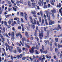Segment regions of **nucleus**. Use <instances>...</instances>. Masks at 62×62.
I'll use <instances>...</instances> for the list:
<instances>
[{
  "label": "nucleus",
  "instance_id": "c85d7f7f",
  "mask_svg": "<svg viewBox=\"0 0 62 62\" xmlns=\"http://www.w3.org/2000/svg\"><path fill=\"white\" fill-rule=\"evenodd\" d=\"M36 39H37V42H39V39L38 37H37V38L36 37Z\"/></svg>",
  "mask_w": 62,
  "mask_h": 62
},
{
  "label": "nucleus",
  "instance_id": "a18cd8bd",
  "mask_svg": "<svg viewBox=\"0 0 62 62\" xmlns=\"http://www.w3.org/2000/svg\"><path fill=\"white\" fill-rule=\"evenodd\" d=\"M35 52L36 54H39L38 51L37 50H35Z\"/></svg>",
  "mask_w": 62,
  "mask_h": 62
},
{
  "label": "nucleus",
  "instance_id": "0eeeda50",
  "mask_svg": "<svg viewBox=\"0 0 62 62\" xmlns=\"http://www.w3.org/2000/svg\"><path fill=\"white\" fill-rule=\"evenodd\" d=\"M54 23V21H52V20H50L49 22V25H52Z\"/></svg>",
  "mask_w": 62,
  "mask_h": 62
},
{
  "label": "nucleus",
  "instance_id": "5fc2aeb1",
  "mask_svg": "<svg viewBox=\"0 0 62 62\" xmlns=\"http://www.w3.org/2000/svg\"><path fill=\"white\" fill-rule=\"evenodd\" d=\"M8 23L9 24H10L11 23V21H10V20H9L8 21Z\"/></svg>",
  "mask_w": 62,
  "mask_h": 62
},
{
  "label": "nucleus",
  "instance_id": "c9c22d12",
  "mask_svg": "<svg viewBox=\"0 0 62 62\" xmlns=\"http://www.w3.org/2000/svg\"><path fill=\"white\" fill-rule=\"evenodd\" d=\"M42 51H43L44 50L45 48L44 47V46L43 45H42Z\"/></svg>",
  "mask_w": 62,
  "mask_h": 62
},
{
  "label": "nucleus",
  "instance_id": "39448f33",
  "mask_svg": "<svg viewBox=\"0 0 62 62\" xmlns=\"http://www.w3.org/2000/svg\"><path fill=\"white\" fill-rule=\"evenodd\" d=\"M40 51L41 53H45V54H46L47 53V50L45 51H44L42 50V49H40Z\"/></svg>",
  "mask_w": 62,
  "mask_h": 62
},
{
  "label": "nucleus",
  "instance_id": "5701e85b",
  "mask_svg": "<svg viewBox=\"0 0 62 62\" xmlns=\"http://www.w3.org/2000/svg\"><path fill=\"white\" fill-rule=\"evenodd\" d=\"M20 15L21 16L23 17V15H24V14L23 12H21L20 13Z\"/></svg>",
  "mask_w": 62,
  "mask_h": 62
},
{
  "label": "nucleus",
  "instance_id": "4be33fe9",
  "mask_svg": "<svg viewBox=\"0 0 62 62\" xmlns=\"http://www.w3.org/2000/svg\"><path fill=\"white\" fill-rule=\"evenodd\" d=\"M17 20H20V19L17 17H15L14 18V20L15 21H17Z\"/></svg>",
  "mask_w": 62,
  "mask_h": 62
},
{
  "label": "nucleus",
  "instance_id": "1a4fd4ad",
  "mask_svg": "<svg viewBox=\"0 0 62 62\" xmlns=\"http://www.w3.org/2000/svg\"><path fill=\"white\" fill-rule=\"evenodd\" d=\"M16 49L17 51H18V52L19 53H21L22 52V49H20V48L19 47H17L16 48Z\"/></svg>",
  "mask_w": 62,
  "mask_h": 62
},
{
  "label": "nucleus",
  "instance_id": "4c0bfd02",
  "mask_svg": "<svg viewBox=\"0 0 62 62\" xmlns=\"http://www.w3.org/2000/svg\"><path fill=\"white\" fill-rule=\"evenodd\" d=\"M58 48H60V47H62V45H60L59 44H58Z\"/></svg>",
  "mask_w": 62,
  "mask_h": 62
},
{
  "label": "nucleus",
  "instance_id": "473e14b6",
  "mask_svg": "<svg viewBox=\"0 0 62 62\" xmlns=\"http://www.w3.org/2000/svg\"><path fill=\"white\" fill-rule=\"evenodd\" d=\"M55 51L56 53H57L58 51V48H57L56 47L55 48Z\"/></svg>",
  "mask_w": 62,
  "mask_h": 62
},
{
  "label": "nucleus",
  "instance_id": "20e7f679",
  "mask_svg": "<svg viewBox=\"0 0 62 62\" xmlns=\"http://www.w3.org/2000/svg\"><path fill=\"white\" fill-rule=\"evenodd\" d=\"M39 38L40 39H42V38L43 37V34L40 33H39Z\"/></svg>",
  "mask_w": 62,
  "mask_h": 62
},
{
  "label": "nucleus",
  "instance_id": "bb28decb",
  "mask_svg": "<svg viewBox=\"0 0 62 62\" xmlns=\"http://www.w3.org/2000/svg\"><path fill=\"white\" fill-rule=\"evenodd\" d=\"M30 53H34V50H32L31 49V50H30Z\"/></svg>",
  "mask_w": 62,
  "mask_h": 62
},
{
  "label": "nucleus",
  "instance_id": "c756f323",
  "mask_svg": "<svg viewBox=\"0 0 62 62\" xmlns=\"http://www.w3.org/2000/svg\"><path fill=\"white\" fill-rule=\"evenodd\" d=\"M46 58H49V59H51V56H49H49H48L47 55H46Z\"/></svg>",
  "mask_w": 62,
  "mask_h": 62
},
{
  "label": "nucleus",
  "instance_id": "13d9d810",
  "mask_svg": "<svg viewBox=\"0 0 62 62\" xmlns=\"http://www.w3.org/2000/svg\"><path fill=\"white\" fill-rule=\"evenodd\" d=\"M30 59L31 60V61H33V59L31 57H30Z\"/></svg>",
  "mask_w": 62,
  "mask_h": 62
},
{
  "label": "nucleus",
  "instance_id": "6e6552de",
  "mask_svg": "<svg viewBox=\"0 0 62 62\" xmlns=\"http://www.w3.org/2000/svg\"><path fill=\"white\" fill-rule=\"evenodd\" d=\"M24 14L25 15V16H24L25 19L26 21H27V18L28 17L27 15L26 12L24 13Z\"/></svg>",
  "mask_w": 62,
  "mask_h": 62
},
{
  "label": "nucleus",
  "instance_id": "0e129e2a",
  "mask_svg": "<svg viewBox=\"0 0 62 62\" xmlns=\"http://www.w3.org/2000/svg\"><path fill=\"white\" fill-rule=\"evenodd\" d=\"M14 52L15 54H16L17 52V51H16V49H15L14 51Z\"/></svg>",
  "mask_w": 62,
  "mask_h": 62
},
{
  "label": "nucleus",
  "instance_id": "dca6fc26",
  "mask_svg": "<svg viewBox=\"0 0 62 62\" xmlns=\"http://www.w3.org/2000/svg\"><path fill=\"white\" fill-rule=\"evenodd\" d=\"M25 46H26V47L27 48H30V46H29V45H28L27 44H25Z\"/></svg>",
  "mask_w": 62,
  "mask_h": 62
},
{
  "label": "nucleus",
  "instance_id": "4468645a",
  "mask_svg": "<svg viewBox=\"0 0 62 62\" xmlns=\"http://www.w3.org/2000/svg\"><path fill=\"white\" fill-rule=\"evenodd\" d=\"M36 3H35L34 2V3H32L31 4L32 6H33V7H35V6H37V5H36Z\"/></svg>",
  "mask_w": 62,
  "mask_h": 62
},
{
  "label": "nucleus",
  "instance_id": "052dcab7",
  "mask_svg": "<svg viewBox=\"0 0 62 62\" xmlns=\"http://www.w3.org/2000/svg\"><path fill=\"white\" fill-rule=\"evenodd\" d=\"M44 30L46 32V27H44Z\"/></svg>",
  "mask_w": 62,
  "mask_h": 62
},
{
  "label": "nucleus",
  "instance_id": "de8ad7c7",
  "mask_svg": "<svg viewBox=\"0 0 62 62\" xmlns=\"http://www.w3.org/2000/svg\"><path fill=\"white\" fill-rule=\"evenodd\" d=\"M26 58V57H23L22 58V60H25Z\"/></svg>",
  "mask_w": 62,
  "mask_h": 62
},
{
  "label": "nucleus",
  "instance_id": "9b49d317",
  "mask_svg": "<svg viewBox=\"0 0 62 62\" xmlns=\"http://www.w3.org/2000/svg\"><path fill=\"white\" fill-rule=\"evenodd\" d=\"M55 0H52L50 1V3L53 6L54 5V2H55Z\"/></svg>",
  "mask_w": 62,
  "mask_h": 62
},
{
  "label": "nucleus",
  "instance_id": "f8f14e48",
  "mask_svg": "<svg viewBox=\"0 0 62 62\" xmlns=\"http://www.w3.org/2000/svg\"><path fill=\"white\" fill-rule=\"evenodd\" d=\"M21 25L22 27V31L23 32H24V27H23V24H21Z\"/></svg>",
  "mask_w": 62,
  "mask_h": 62
},
{
  "label": "nucleus",
  "instance_id": "774afa93",
  "mask_svg": "<svg viewBox=\"0 0 62 62\" xmlns=\"http://www.w3.org/2000/svg\"><path fill=\"white\" fill-rule=\"evenodd\" d=\"M11 58L12 59V60H13V57L12 56H11Z\"/></svg>",
  "mask_w": 62,
  "mask_h": 62
},
{
  "label": "nucleus",
  "instance_id": "ddd939ff",
  "mask_svg": "<svg viewBox=\"0 0 62 62\" xmlns=\"http://www.w3.org/2000/svg\"><path fill=\"white\" fill-rule=\"evenodd\" d=\"M46 35L48 37H49V31L48 30H46Z\"/></svg>",
  "mask_w": 62,
  "mask_h": 62
},
{
  "label": "nucleus",
  "instance_id": "bf43d9fd",
  "mask_svg": "<svg viewBox=\"0 0 62 62\" xmlns=\"http://www.w3.org/2000/svg\"><path fill=\"white\" fill-rule=\"evenodd\" d=\"M7 42L9 44V39H7Z\"/></svg>",
  "mask_w": 62,
  "mask_h": 62
},
{
  "label": "nucleus",
  "instance_id": "aec40b11",
  "mask_svg": "<svg viewBox=\"0 0 62 62\" xmlns=\"http://www.w3.org/2000/svg\"><path fill=\"white\" fill-rule=\"evenodd\" d=\"M28 3L29 6L31 7V3H30V2L29 1H28Z\"/></svg>",
  "mask_w": 62,
  "mask_h": 62
},
{
  "label": "nucleus",
  "instance_id": "680f3d73",
  "mask_svg": "<svg viewBox=\"0 0 62 62\" xmlns=\"http://www.w3.org/2000/svg\"><path fill=\"white\" fill-rule=\"evenodd\" d=\"M49 44L50 46H52V45H52V43L51 42H50L49 43Z\"/></svg>",
  "mask_w": 62,
  "mask_h": 62
},
{
  "label": "nucleus",
  "instance_id": "393cba45",
  "mask_svg": "<svg viewBox=\"0 0 62 62\" xmlns=\"http://www.w3.org/2000/svg\"><path fill=\"white\" fill-rule=\"evenodd\" d=\"M61 4H60V3H59V6H58V4L57 6V7H59V8H60L61 7Z\"/></svg>",
  "mask_w": 62,
  "mask_h": 62
},
{
  "label": "nucleus",
  "instance_id": "49530a36",
  "mask_svg": "<svg viewBox=\"0 0 62 62\" xmlns=\"http://www.w3.org/2000/svg\"><path fill=\"white\" fill-rule=\"evenodd\" d=\"M50 49L51 51H53V47L52 46H51L50 47Z\"/></svg>",
  "mask_w": 62,
  "mask_h": 62
},
{
  "label": "nucleus",
  "instance_id": "2f4dec72",
  "mask_svg": "<svg viewBox=\"0 0 62 62\" xmlns=\"http://www.w3.org/2000/svg\"><path fill=\"white\" fill-rule=\"evenodd\" d=\"M13 8L14 11H15L16 12L17 11V9L16 8H15L14 7H13Z\"/></svg>",
  "mask_w": 62,
  "mask_h": 62
},
{
  "label": "nucleus",
  "instance_id": "412c9836",
  "mask_svg": "<svg viewBox=\"0 0 62 62\" xmlns=\"http://www.w3.org/2000/svg\"><path fill=\"white\" fill-rule=\"evenodd\" d=\"M36 49V47L35 46H32V47L31 48V49H32V50H35Z\"/></svg>",
  "mask_w": 62,
  "mask_h": 62
},
{
  "label": "nucleus",
  "instance_id": "f03ea898",
  "mask_svg": "<svg viewBox=\"0 0 62 62\" xmlns=\"http://www.w3.org/2000/svg\"><path fill=\"white\" fill-rule=\"evenodd\" d=\"M5 46L7 47H8V48L9 50V51L10 52H12V49H13V47L12 46H10H10L9 45H8V44L7 43H5Z\"/></svg>",
  "mask_w": 62,
  "mask_h": 62
},
{
  "label": "nucleus",
  "instance_id": "423d86ee",
  "mask_svg": "<svg viewBox=\"0 0 62 62\" xmlns=\"http://www.w3.org/2000/svg\"><path fill=\"white\" fill-rule=\"evenodd\" d=\"M11 35L12 36V37L11 38L12 39V40H14V39L15 38L14 37V32H13L11 34Z\"/></svg>",
  "mask_w": 62,
  "mask_h": 62
},
{
  "label": "nucleus",
  "instance_id": "7ed1b4c3",
  "mask_svg": "<svg viewBox=\"0 0 62 62\" xmlns=\"http://www.w3.org/2000/svg\"><path fill=\"white\" fill-rule=\"evenodd\" d=\"M59 29H61V27H60L59 24H58L57 27L55 28V29H53V30H57V31H58L59 30Z\"/></svg>",
  "mask_w": 62,
  "mask_h": 62
},
{
  "label": "nucleus",
  "instance_id": "37998d69",
  "mask_svg": "<svg viewBox=\"0 0 62 62\" xmlns=\"http://www.w3.org/2000/svg\"><path fill=\"white\" fill-rule=\"evenodd\" d=\"M44 8H47V6H46V5L44 4Z\"/></svg>",
  "mask_w": 62,
  "mask_h": 62
},
{
  "label": "nucleus",
  "instance_id": "4d7b16f0",
  "mask_svg": "<svg viewBox=\"0 0 62 62\" xmlns=\"http://www.w3.org/2000/svg\"><path fill=\"white\" fill-rule=\"evenodd\" d=\"M20 39H22V34H21L20 33Z\"/></svg>",
  "mask_w": 62,
  "mask_h": 62
},
{
  "label": "nucleus",
  "instance_id": "cd10ccee",
  "mask_svg": "<svg viewBox=\"0 0 62 62\" xmlns=\"http://www.w3.org/2000/svg\"><path fill=\"white\" fill-rule=\"evenodd\" d=\"M31 13L33 14H34V15H36V12L35 11H32L31 12Z\"/></svg>",
  "mask_w": 62,
  "mask_h": 62
},
{
  "label": "nucleus",
  "instance_id": "864d4df0",
  "mask_svg": "<svg viewBox=\"0 0 62 62\" xmlns=\"http://www.w3.org/2000/svg\"><path fill=\"white\" fill-rule=\"evenodd\" d=\"M5 36L6 37H7L8 38H10V37L8 36V34H7V33H6L5 34Z\"/></svg>",
  "mask_w": 62,
  "mask_h": 62
},
{
  "label": "nucleus",
  "instance_id": "79ce46f5",
  "mask_svg": "<svg viewBox=\"0 0 62 62\" xmlns=\"http://www.w3.org/2000/svg\"><path fill=\"white\" fill-rule=\"evenodd\" d=\"M36 49L37 50H39V46L38 45H36Z\"/></svg>",
  "mask_w": 62,
  "mask_h": 62
},
{
  "label": "nucleus",
  "instance_id": "a19ab883",
  "mask_svg": "<svg viewBox=\"0 0 62 62\" xmlns=\"http://www.w3.org/2000/svg\"><path fill=\"white\" fill-rule=\"evenodd\" d=\"M18 29H20V30H21V29H22V27H21V26H18Z\"/></svg>",
  "mask_w": 62,
  "mask_h": 62
},
{
  "label": "nucleus",
  "instance_id": "2eb2a0df",
  "mask_svg": "<svg viewBox=\"0 0 62 62\" xmlns=\"http://www.w3.org/2000/svg\"><path fill=\"white\" fill-rule=\"evenodd\" d=\"M51 11L52 13H56V10H55L54 8H53V10H52Z\"/></svg>",
  "mask_w": 62,
  "mask_h": 62
},
{
  "label": "nucleus",
  "instance_id": "69168bd1",
  "mask_svg": "<svg viewBox=\"0 0 62 62\" xmlns=\"http://www.w3.org/2000/svg\"><path fill=\"white\" fill-rule=\"evenodd\" d=\"M26 27L27 30H28L29 31L30 29H29V27H28L27 26H26Z\"/></svg>",
  "mask_w": 62,
  "mask_h": 62
},
{
  "label": "nucleus",
  "instance_id": "3c124183",
  "mask_svg": "<svg viewBox=\"0 0 62 62\" xmlns=\"http://www.w3.org/2000/svg\"><path fill=\"white\" fill-rule=\"evenodd\" d=\"M40 14L41 16H42V15H43L42 14V11H41L40 12Z\"/></svg>",
  "mask_w": 62,
  "mask_h": 62
},
{
  "label": "nucleus",
  "instance_id": "72a5a7b5",
  "mask_svg": "<svg viewBox=\"0 0 62 62\" xmlns=\"http://www.w3.org/2000/svg\"><path fill=\"white\" fill-rule=\"evenodd\" d=\"M48 13H49V11H46V17H48Z\"/></svg>",
  "mask_w": 62,
  "mask_h": 62
},
{
  "label": "nucleus",
  "instance_id": "b1692460",
  "mask_svg": "<svg viewBox=\"0 0 62 62\" xmlns=\"http://www.w3.org/2000/svg\"><path fill=\"white\" fill-rule=\"evenodd\" d=\"M16 3L18 6H19L20 5L18 4H20V2L18 0L17 1Z\"/></svg>",
  "mask_w": 62,
  "mask_h": 62
},
{
  "label": "nucleus",
  "instance_id": "e433bc0d",
  "mask_svg": "<svg viewBox=\"0 0 62 62\" xmlns=\"http://www.w3.org/2000/svg\"><path fill=\"white\" fill-rule=\"evenodd\" d=\"M37 23L38 26H39V25H39V22L38 21H37Z\"/></svg>",
  "mask_w": 62,
  "mask_h": 62
},
{
  "label": "nucleus",
  "instance_id": "9d476101",
  "mask_svg": "<svg viewBox=\"0 0 62 62\" xmlns=\"http://www.w3.org/2000/svg\"><path fill=\"white\" fill-rule=\"evenodd\" d=\"M26 39H25V37H23L22 39V42H23V43H24V41H26Z\"/></svg>",
  "mask_w": 62,
  "mask_h": 62
},
{
  "label": "nucleus",
  "instance_id": "f3484780",
  "mask_svg": "<svg viewBox=\"0 0 62 62\" xmlns=\"http://www.w3.org/2000/svg\"><path fill=\"white\" fill-rule=\"evenodd\" d=\"M39 2L41 3L42 6H43V0H39Z\"/></svg>",
  "mask_w": 62,
  "mask_h": 62
},
{
  "label": "nucleus",
  "instance_id": "7c9ffc66",
  "mask_svg": "<svg viewBox=\"0 0 62 62\" xmlns=\"http://www.w3.org/2000/svg\"><path fill=\"white\" fill-rule=\"evenodd\" d=\"M20 33L19 32L18 33H18H16V37H18V36H20Z\"/></svg>",
  "mask_w": 62,
  "mask_h": 62
},
{
  "label": "nucleus",
  "instance_id": "e2e57ef3",
  "mask_svg": "<svg viewBox=\"0 0 62 62\" xmlns=\"http://www.w3.org/2000/svg\"><path fill=\"white\" fill-rule=\"evenodd\" d=\"M42 23H44V20L43 19L42 20Z\"/></svg>",
  "mask_w": 62,
  "mask_h": 62
},
{
  "label": "nucleus",
  "instance_id": "f257e3e1",
  "mask_svg": "<svg viewBox=\"0 0 62 62\" xmlns=\"http://www.w3.org/2000/svg\"><path fill=\"white\" fill-rule=\"evenodd\" d=\"M30 19V21L31 23H32V24L31 25V28H33V29L35 28V25H33V24H37V22H36V20L35 19H34V21H33V20L32 19V17L31 16H30L29 17Z\"/></svg>",
  "mask_w": 62,
  "mask_h": 62
},
{
  "label": "nucleus",
  "instance_id": "338daca9",
  "mask_svg": "<svg viewBox=\"0 0 62 62\" xmlns=\"http://www.w3.org/2000/svg\"><path fill=\"white\" fill-rule=\"evenodd\" d=\"M38 4L39 6H41V4L40 2H39Z\"/></svg>",
  "mask_w": 62,
  "mask_h": 62
},
{
  "label": "nucleus",
  "instance_id": "a878e982",
  "mask_svg": "<svg viewBox=\"0 0 62 62\" xmlns=\"http://www.w3.org/2000/svg\"><path fill=\"white\" fill-rule=\"evenodd\" d=\"M3 10V9H2V8L1 7H0V14H2V10Z\"/></svg>",
  "mask_w": 62,
  "mask_h": 62
},
{
  "label": "nucleus",
  "instance_id": "8fccbe9b",
  "mask_svg": "<svg viewBox=\"0 0 62 62\" xmlns=\"http://www.w3.org/2000/svg\"><path fill=\"white\" fill-rule=\"evenodd\" d=\"M54 44L55 46L56 47H57V44L55 42L54 43Z\"/></svg>",
  "mask_w": 62,
  "mask_h": 62
},
{
  "label": "nucleus",
  "instance_id": "a211bd4d",
  "mask_svg": "<svg viewBox=\"0 0 62 62\" xmlns=\"http://www.w3.org/2000/svg\"><path fill=\"white\" fill-rule=\"evenodd\" d=\"M25 35L27 38H28L29 37V36L28 34V33H27V32L26 33Z\"/></svg>",
  "mask_w": 62,
  "mask_h": 62
},
{
  "label": "nucleus",
  "instance_id": "603ef678",
  "mask_svg": "<svg viewBox=\"0 0 62 62\" xmlns=\"http://www.w3.org/2000/svg\"><path fill=\"white\" fill-rule=\"evenodd\" d=\"M39 22H41V17H39Z\"/></svg>",
  "mask_w": 62,
  "mask_h": 62
},
{
  "label": "nucleus",
  "instance_id": "c03bdc74",
  "mask_svg": "<svg viewBox=\"0 0 62 62\" xmlns=\"http://www.w3.org/2000/svg\"><path fill=\"white\" fill-rule=\"evenodd\" d=\"M22 57H23V54H20V55H19L20 58H21Z\"/></svg>",
  "mask_w": 62,
  "mask_h": 62
},
{
  "label": "nucleus",
  "instance_id": "f704fd0d",
  "mask_svg": "<svg viewBox=\"0 0 62 62\" xmlns=\"http://www.w3.org/2000/svg\"><path fill=\"white\" fill-rule=\"evenodd\" d=\"M31 39L32 40H33V39H34V38H33V37L32 36V35H31Z\"/></svg>",
  "mask_w": 62,
  "mask_h": 62
},
{
  "label": "nucleus",
  "instance_id": "6ab92c4d",
  "mask_svg": "<svg viewBox=\"0 0 62 62\" xmlns=\"http://www.w3.org/2000/svg\"><path fill=\"white\" fill-rule=\"evenodd\" d=\"M45 43L46 44H47V43H48V44H49V40H47V41L46 40H45Z\"/></svg>",
  "mask_w": 62,
  "mask_h": 62
},
{
  "label": "nucleus",
  "instance_id": "6e6d98bb",
  "mask_svg": "<svg viewBox=\"0 0 62 62\" xmlns=\"http://www.w3.org/2000/svg\"><path fill=\"white\" fill-rule=\"evenodd\" d=\"M21 22L22 23H23V22H24L23 21V18H21Z\"/></svg>",
  "mask_w": 62,
  "mask_h": 62
},
{
  "label": "nucleus",
  "instance_id": "58836bf2",
  "mask_svg": "<svg viewBox=\"0 0 62 62\" xmlns=\"http://www.w3.org/2000/svg\"><path fill=\"white\" fill-rule=\"evenodd\" d=\"M55 40L57 42L58 41V39L57 38H55Z\"/></svg>",
  "mask_w": 62,
  "mask_h": 62
},
{
  "label": "nucleus",
  "instance_id": "ea45409f",
  "mask_svg": "<svg viewBox=\"0 0 62 62\" xmlns=\"http://www.w3.org/2000/svg\"><path fill=\"white\" fill-rule=\"evenodd\" d=\"M4 24L6 26L8 27V25H7V22L6 21L4 22Z\"/></svg>",
  "mask_w": 62,
  "mask_h": 62
},
{
  "label": "nucleus",
  "instance_id": "09e8293b",
  "mask_svg": "<svg viewBox=\"0 0 62 62\" xmlns=\"http://www.w3.org/2000/svg\"><path fill=\"white\" fill-rule=\"evenodd\" d=\"M16 44L17 45H19L20 46H21V44L19 43H17Z\"/></svg>",
  "mask_w": 62,
  "mask_h": 62
}]
</instances>
